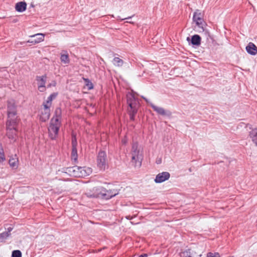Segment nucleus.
Returning a JSON list of instances; mask_svg holds the SVG:
<instances>
[{
	"label": "nucleus",
	"instance_id": "10",
	"mask_svg": "<svg viewBox=\"0 0 257 257\" xmlns=\"http://www.w3.org/2000/svg\"><path fill=\"white\" fill-rule=\"evenodd\" d=\"M47 77L45 75L42 76H37L36 80L38 86V89L41 92H44L45 90V83Z\"/></svg>",
	"mask_w": 257,
	"mask_h": 257
},
{
	"label": "nucleus",
	"instance_id": "23",
	"mask_svg": "<svg viewBox=\"0 0 257 257\" xmlns=\"http://www.w3.org/2000/svg\"><path fill=\"white\" fill-rule=\"evenodd\" d=\"M11 233H9V232H4L0 234V241L2 242L6 238H7L10 235Z\"/></svg>",
	"mask_w": 257,
	"mask_h": 257
},
{
	"label": "nucleus",
	"instance_id": "12",
	"mask_svg": "<svg viewBox=\"0 0 257 257\" xmlns=\"http://www.w3.org/2000/svg\"><path fill=\"white\" fill-rule=\"evenodd\" d=\"M246 52L251 55L257 54V47L252 42H249L245 48Z\"/></svg>",
	"mask_w": 257,
	"mask_h": 257
},
{
	"label": "nucleus",
	"instance_id": "9",
	"mask_svg": "<svg viewBox=\"0 0 257 257\" xmlns=\"http://www.w3.org/2000/svg\"><path fill=\"white\" fill-rule=\"evenodd\" d=\"M44 34L42 33H38L30 36V37L31 38V39L29 40L27 42L32 43L33 44H36L43 41L44 40Z\"/></svg>",
	"mask_w": 257,
	"mask_h": 257
},
{
	"label": "nucleus",
	"instance_id": "1",
	"mask_svg": "<svg viewBox=\"0 0 257 257\" xmlns=\"http://www.w3.org/2000/svg\"><path fill=\"white\" fill-rule=\"evenodd\" d=\"M118 194L117 190H106L102 187H94L92 190L86 192L84 196L88 198H100L109 199Z\"/></svg>",
	"mask_w": 257,
	"mask_h": 257
},
{
	"label": "nucleus",
	"instance_id": "6",
	"mask_svg": "<svg viewBox=\"0 0 257 257\" xmlns=\"http://www.w3.org/2000/svg\"><path fill=\"white\" fill-rule=\"evenodd\" d=\"M97 167L101 170H105L107 168L106 154L103 151L99 152L97 158Z\"/></svg>",
	"mask_w": 257,
	"mask_h": 257
},
{
	"label": "nucleus",
	"instance_id": "19",
	"mask_svg": "<svg viewBox=\"0 0 257 257\" xmlns=\"http://www.w3.org/2000/svg\"><path fill=\"white\" fill-rule=\"evenodd\" d=\"M112 63L115 66L121 67L123 65L124 62L119 57H114L112 60Z\"/></svg>",
	"mask_w": 257,
	"mask_h": 257
},
{
	"label": "nucleus",
	"instance_id": "7",
	"mask_svg": "<svg viewBox=\"0 0 257 257\" xmlns=\"http://www.w3.org/2000/svg\"><path fill=\"white\" fill-rule=\"evenodd\" d=\"M18 122H15L13 121V122L11 123L10 125H9V122H7V135L8 138L12 140H15L16 133H17V128L16 125Z\"/></svg>",
	"mask_w": 257,
	"mask_h": 257
},
{
	"label": "nucleus",
	"instance_id": "43",
	"mask_svg": "<svg viewBox=\"0 0 257 257\" xmlns=\"http://www.w3.org/2000/svg\"><path fill=\"white\" fill-rule=\"evenodd\" d=\"M160 162V159H157V161H156V162H157V164H159Z\"/></svg>",
	"mask_w": 257,
	"mask_h": 257
},
{
	"label": "nucleus",
	"instance_id": "37",
	"mask_svg": "<svg viewBox=\"0 0 257 257\" xmlns=\"http://www.w3.org/2000/svg\"><path fill=\"white\" fill-rule=\"evenodd\" d=\"M184 255L185 256V257H193L192 256V255H190V254H189V253H188L187 251H185L184 253Z\"/></svg>",
	"mask_w": 257,
	"mask_h": 257
},
{
	"label": "nucleus",
	"instance_id": "13",
	"mask_svg": "<svg viewBox=\"0 0 257 257\" xmlns=\"http://www.w3.org/2000/svg\"><path fill=\"white\" fill-rule=\"evenodd\" d=\"M80 169L81 174L80 177H85L92 173V169L90 168L80 167Z\"/></svg>",
	"mask_w": 257,
	"mask_h": 257
},
{
	"label": "nucleus",
	"instance_id": "42",
	"mask_svg": "<svg viewBox=\"0 0 257 257\" xmlns=\"http://www.w3.org/2000/svg\"><path fill=\"white\" fill-rule=\"evenodd\" d=\"M13 228L11 227H9L8 228V231L7 232H9L10 233L11 231L12 230Z\"/></svg>",
	"mask_w": 257,
	"mask_h": 257
},
{
	"label": "nucleus",
	"instance_id": "5",
	"mask_svg": "<svg viewBox=\"0 0 257 257\" xmlns=\"http://www.w3.org/2000/svg\"><path fill=\"white\" fill-rule=\"evenodd\" d=\"M60 125V121H58L57 119H51L50 125L48 127L49 135L51 139H55L57 137Z\"/></svg>",
	"mask_w": 257,
	"mask_h": 257
},
{
	"label": "nucleus",
	"instance_id": "15",
	"mask_svg": "<svg viewBox=\"0 0 257 257\" xmlns=\"http://www.w3.org/2000/svg\"><path fill=\"white\" fill-rule=\"evenodd\" d=\"M249 136L252 142L257 146V127L249 132Z\"/></svg>",
	"mask_w": 257,
	"mask_h": 257
},
{
	"label": "nucleus",
	"instance_id": "40",
	"mask_svg": "<svg viewBox=\"0 0 257 257\" xmlns=\"http://www.w3.org/2000/svg\"><path fill=\"white\" fill-rule=\"evenodd\" d=\"M196 23H197V22H199V23L200 22H204L203 19L202 18H200V21H198V20H196L195 21H194Z\"/></svg>",
	"mask_w": 257,
	"mask_h": 257
},
{
	"label": "nucleus",
	"instance_id": "18",
	"mask_svg": "<svg viewBox=\"0 0 257 257\" xmlns=\"http://www.w3.org/2000/svg\"><path fill=\"white\" fill-rule=\"evenodd\" d=\"M191 43L193 45H199L201 43V37L198 35H193L191 38Z\"/></svg>",
	"mask_w": 257,
	"mask_h": 257
},
{
	"label": "nucleus",
	"instance_id": "4",
	"mask_svg": "<svg viewBox=\"0 0 257 257\" xmlns=\"http://www.w3.org/2000/svg\"><path fill=\"white\" fill-rule=\"evenodd\" d=\"M127 102L130 107L128 108V111L130 119L134 120L135 119V116L138 111V104L134 96L131 94L127 95Z\"/></svg>",
	"mask_w": 257,
	"mask_h": 257
},
{
	"label": "nucleus",
	"instance_id": "24",
	"mask_svg": "<svg viewBox=\"0 0 257 257\" xmlns=\"http://www.w3.org/2000/svg\"><path fill=\"white\" fill-rule=\"evenodd\" d=\"M85 85L87 87L88 90H90L93 88V85L92 82L87 78H83Z\"/></svg>",
	"mask_w": 257,
	"mask_h": 257
},
{
	"label": "nucleus",
	"instance_id": "28",
	"mask_svg": "<svg viewBox=\"0 0 257 257\" xmlns=\"http://www.w3.org/2000/svg\"><path fill=\"white\" fill-rule=\"evenodd\" d=\"M186 251H187L188 253L190 254V255L193 257H201V254H197L194 250H193L191 249H189L187 250Z\"/></svg>",
	"mask_w": 257,
	"mask_h": 257
},
{
	"label": "nucleus",
	"instance_id": "2",
	"mask_svg": "<svg viewBox=\"0 0 257 257\" xmlns=\"http://www.w3.org/2000/svg\"><path fill=\"white\" fill-rule=\"evenodd\" d=\"M143 159V152L139 148L137 143H134L132 146V164L136 167H140L142 165Z\"/></svg>",
	"mask_w": 257,
	"mask_h": 257
},
{
	"label": "nucleus",
	"instance_id": "14",
	"mask_svg": "<svg viewBox=\"0 0 257 257\" xmlns=\"http://www.w3.org/2000/svg\"><path fill=\"white\" fill-rule=\"evenodd\" d=\"M26 3L24 2H21L16 4L15 9L19 12H23L26 10Z\"/></svg>",
	"mask_w": 257,
	"mask_h": 257
},
{
	"label": "nucleus",
	"instance_id": "44",
	"mask_svg": "<svg viewBox=\"0 0 257 257\" xmlns=\"http://www.w3.org/2000/svg\"><path fill=\"white\" fill-rule=\"evenodd\" d=\"M144 99H145V100H146L147 102H148V100H147V99H146L145 98H144Z\"/></svg>",
	"mask_w": 257,
	"mask_h": 257
},
{
	"label": "nucleus",
	"instance_id": "31",
	"mask_svg": "<svg viewBox=\"0 0 257 257\" xmlns=\"http://www.w3.org/2000/svg\"><path fill=\"white\" fill-rule=\"evenodd\" d=\"M77 144V141H76V137L74 134H72V149L76 148Z\"/></svg>",
	"mask_w": 257,
	"mask_h": 257
},
{
	"label": "nucleus",
	"instance_id": "39",
	"mask_svg": "<svg viewBox=\"0 0 257 257\" xmlns=\"http://www.w3.org/2000/svg\"><path fill=\"white\" fill-rule=\"evenodd\" d=\"M131 18H132L131 17H128L127 18L120 19V18L119 17H118V18L120 19L121 20V21H122L124 20H128V19H130Z\"/></svg>",
	"mask_w": 257,
	"mask_h": 257
},
{
	"label": "nucleus",
	"instance_id": "16",
	"mask_svg": "<svg viewBox=\"0 0 257 257\" xmlns=\"http://www.w3.org/2000/svg\"><path fill=\"white\" fill-rule=\"evenodd\" d=\"M18 159L17 158L16 156H15L14 157L11 158L9 161L10 166L14 169H16L18 168Z\"/></svg>",
	"mask_w": 257,
	"mask_h": 257
},
{
	"label": "nucleus",
	"instance_id": "29",
	"mask_svg": "<svg viewBox=\"0 0 257 257\" xmlns=\"http://www.w3.org/2000/svg\"><path fill=\"white\" fill-rule=\"evenodd\" d=\"M12 257H22V253L19 250H15L13 251L12 254Z\"/></svg>",
	"mask_w": 257,
	"mask_h": 257
},
{
	"label": "nucleus",
	"instance_id": "20",
	"mask_svg": "<svg viewBox=\"0 0 257 257\" xmlns=\"http://www.w3.org/2000/svg\"><path fill=\"white\" fill-rule=\"evenodd\" d=\"M61 116V109L60 108L58 107L56 109L55 111V117L52 119H57L58 121H60V118Z\"/></svg>",
	"mask_w": 257,
	"mask_h": 257
},
{
	"label": "nucleus",
	"instance_id": "3",
	"mask_svg": "<svg viewBox=\"0 0 257 257\" xmlns=\"http://www.w3.org/2000/svg\"><path fill=\"white\" fill-rule=\"evenodd\" d=\"M17 108L15 105V102L14 100H9L8 102V121L9 125H11V123L14 121L18 122L19 120L17 118Z\"/></svg>",
	"mask_w": 257,
	"mask_h": 257
},
{
	"label": "nucleus",
	"instance_id": "36",
	"mask_svg": "<svg viewBox=\"0 0 257 257\" xmlns=\"http://www.w3.org/2000/svg\"><path fill=\"white\" fill-rule=\"evenodd\" d=\"M57 95V93H53L51 94L49 96V97L52 98V99L53 100L54 99H55Z\"/></svg>",
	"mask_w": 257,
	"mask_h": 257
},
{
	"label": "nucleus",
	"instance_id": "26",
	"mask_svg": "<svg viewBox=\"0 0 257 257\" xmlns=\"http://www.w3.org/2000/svg\"><path fill=\"white\" fill-rule=\"evenodd\" d=\"M170 175L168 172H162V182L167 180L170 178Z\"/></svg>",
	"mask_w": 257,
	"mask_h": 257
},
{
	"label": "nucleus",
	"instance_id": "8",
	"mask_svg": "<svg viewBox=\"0 0 257 257\" xmlns=\"http://www.w3.org/2000/svg\"><path fill=\"white\" fill-rule=\"evenodd\" d=\"M80 169V167L74 166L67 168L66 169V173H68L70 176L75 177H80L81 174Z\"/></svg>",
	"mask_w": 257,
	"mask_h": 257
},
{
	"label": "nucleus",
	"instance_id": "22",
	"mask_svg": "<svg viewBox=\"0 0 257 257\" xmlns=\"http://www.w3.org/2000/svg\"><path fill=\"white\" fill-rule=\"evenodd\" d=\"M71 159L72 160H74V162H76L77 160V153L76 148L72 149Z\"/></svg>",
	"mask_w": 257,
	"mask_h": 257
},
{
	"label": "nucleus",
	"instance_id": "11",
	"mask_svg": "<svg viewBox=\"0 0 257 257\" xmlns=\"http://www.w3.org/2000/svg\"><path fill=\"white\" fill-rule=\"evenodd\" d=\"M43 106L44 109L42 111L41 115H40V119L42 121H46L49 118L50 116V107L47 106V105Z\"/></svg>",
	"mask_w": 257,
	"mask_h": 257
},
{
	"label": "nucleus",
	"instance_id": "46",
	"mask_svg": "<svg viewBox=\"0 0 257 257\" xmlns=\"http://www.w3.org/2000/svg\"><path fill=\"white\" fill-rule=\"evenodd\" d=\"M128 23H132V22H131V21H129V22H128Z\"/></svg>",
	"mask_w": 257,
	"mask_h": 257
},
{
	"label": "nucleus",
	"instance_id": "38",
	"mask_svg": "<svg viewBox=\"0 0 257 257\" xmlns=\"http://www.w3.org/2000/svg\"><path fill=\"white\" fill-rule=\"evenodd\" d=\"M136 216L135 215L134 216H130V215H128V216H126V218L127 219H129V220H131L134 217H135Z\"/></svg>",
	"mask_w": 257,
	"mask_h": 257
},
{
	"label": "nucleus",
	"instance_id": "17",
	"mask_svg": "<svg viewBox=\"0 0 257 257\" xmlns=\"http://www.w3.org/2000/svg\"><path fill=\"white\" fill-rule=\"evenodd\" d=\"M60 59L61 62L65 64H68L70 62L68 54L65 51L62 52L61 53Z\"/></svg>",
	"mask_w": 257,
	"mask_h": 257
},
{
	"label": "nucleus",
	"instance_id": "25",
	"mask_svg": "<svg viewBox=\"0 0 257 257\" xmlns=\"http://www.w3.org/2000/svg\"><path fill=\"white\" fill-rule=\"evenodd\" d=\"M196 25L198 27V28L200 29L199 30L200 32H204L205 30V27L206 26V24L205 22H200V23L199 22H197L196 23Z\"/></svg>",
	"mask_w": 257,
	"mask_h": 257
},
{
	"label": "nucleus",
	"instance_id": "27",
	"mask_svg": "<svg viewBox=\"0 0 257 257\" xmlns=\"http://www.w3.org/2000/svg\"><path fill=\"white\" fill-rule=\"evenodd\" d=\"M198 11H197V12H195L194 13L193 18L194 21H195L196 20L200 21V18H202L201 13H198Z\"/></svg>",
	"mask_w": 257,
	"mask_h": 257
},
{
	"label": "nucleus",
	"instance_id": "48",
	"mask_svg": "<svg viewBox=\"0 0 257 257\" xmlns=\"http://www.w3.org/2000/svg\"><path fill=\"white\" fill-rule=\"evenodd\" d=\"M189 37H188V38H187V40H189Z\"/></svg>",
	"mask_w": 257,
	"mask_h": 257
},
{
	"label": "nucleus",
	"instance_id": "45",
	"mask_svg": "<svg viewBox=\"0 0 257 257\" xmlns=\"http://www.w3.org/2000/svg\"><path fill=\"white\" fill-rule=\"evenodd\" d=\"M122 143H123V144H125V141H122Z\"/></svg>",
	"mask_w": 257,
	"mask_h": 257
},
{
	"label": "nucleus",
	"instance_id": "35",
	"mask_svg": "<svg viewBox=\"0 0 257 257\" xmlns=\"http://www.w3.org/2000/svg\"><path fill=\"white\" fill-rule=\"evenodd\" d=\"M155 181L156 183H161V173H159L157 175L156 178L155 179Z\"/></svg>",
	"mask_w": 257,
	"mask_h": 257
},
{
	"label": "nucleus",
	"instance_id": "32",
	"mask_svg": "<svg viewBox=\"0 0 257 257\" xmlns=\"http://www.w3.org/2000/svg\"><path fill=\"white\" fill-rule=\"evenodd\" d=\"M53 99L50 97H48L46 102L43 103V105H47V106L51 107L52 104V101Z\"/></svg>",
	"mask_w": 257,
	"mask_h": 257
},
{
	"label": "nucleus",
	"instance_id": "21",
	"mask_svg": "<svg viewBox=\"0 0 257 257\" xmlns=\"http://www.w3.org/2000/svg\"><path fill=\"white\" fill-rule=\"evenodd\" d=\"M171 116V112L167 110L162 108V117L170 118Z\"/></svg>",
	"mask_w": 257,
	"mask_h": 257
},
{
	"label": "nucleus",
	"instance_id": "30",
	"mask_svg": "<svg viewBox=\"0 0 257 257\" xmlns=\"http://www.w3.org/2000/svg\"><path fill=\"white\" fill-rule=\"evenodd\" d=\"M6 160L4 151L2 148L0 147V162L3 163Z\"/></svg>",
	"mask_w": 257,
	"mask_h": 257
},
{
	"label": "nucleus",
	"instance_id": "41",
	"mask_svg": "<svg viewBox=\"0 0 257 257\" xmlns=\"http://www.w3.org/2000/svg\"><path fill=\"white\" fill-rule=\"evenodd\" d=\"M147 256H148V254L146 253L141 254L139 256V257H147Z\"/></svg>",
	"mask_w": 257,
	"mask_h": 257
},
{
	"label": "nucleus",
	"instance_id": "34",
	"mask_svg": "<svg viewBox=\"0 0 257 257\" xmlns=\"http://www.w3.org/2000/svg\"><path fill=\"white\" fill-rule=\"evenodd\" d=\"M150 105L152 106V107L154 109V110L156 111L158 113H161V108L156 106L153 103H151Z\"/></svg>",
	"mask_w": 257,
	"mask_h": 257
},
{
	"label": "nucleus",
	"instance_id": "33",
	"mask_svg": "<svg viewBox=\"0 0 257 257\" xmlns=\"http://www.w3.org/2000/svg\"><path fill=\"white\" fill-rule=\"evenodd\" d=\"M207 257H220L218 252H209L207 254Z\"/></svg>",
	"mask_w": 257,
	"mask_h": 257
},
{
	"label": "nucleus",
	"instance_id": "47",
	"mask_svg": "<svg viewBox=\"0 0 257 257\" xmlns=\"http://www.w3.org/2000/svg\"><path fill=\"white\" fill-rule=\"evenodd\" d=\"M128 23H132V22H131V21H129V22H128Z\"/></svg>",
	"mask_w": 257,
	"mask_h": 257
}]
</instances>
